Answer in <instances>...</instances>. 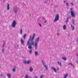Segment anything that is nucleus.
<instances>
[{
    "label": "nucleus",
    "mask_w": 78,
    "mask_h": 78,
    "mask_svg": "<svg viewBox=\"0 0 78 78\" xmlns=\"http://www.w3.org/2000/svg\"><path fill=\"white\" fill-rule=\"evenodd\" d=\"M46 2L45 1V2H44V3H46Z\"/></svg>",
    "instance_id": "44"
},
{
    "label": "nucleus",
    "mask_w": 78,
    "mask_h": 78,
    "mask_svg": "<svg viewBox=\"0 0 78 78\" xmlns=\"http://www.w3.org/2000/svg\"><path fill=\"white\" fill-rule=\"evenodd\" d=\"M68 65H71V66H73V67H74V65H73V64H72V62L69 63H68Z\"/></svg>",
    "instance_id": "17"
},
{
    "label": "nucleus",
    "mask_w": 78,
    "mask_h": 78,
    "mask_svg": "<svg viewBox=\"0 0 78 78\" xmlns=\"http://www.w3.org/2000/svg\"><path fill=\"white\" fill-rule=\"evenodd\" d=\"M31 14H30V16H31Z\"/></svg>",
    "instance_id": "46"
},
{
    "label": "nucleus",
    "mask_w": 78,
    "mask_h": 78,
    "mask_svg": "<svg viewBox=\"0 0 78 78\" xmlns=\"http://www.w3.org/2000/svg\"><path fill=\"white\" fill-rule=\"evenodd\" d=\"M66 5L67 6H69V4H68V3H66Z\"/></svg>",
    "instance_id": "34"
},
{
    "label": "nucleus",
    "mask_w": 78,
    "mask_h": 78,
    "mask_svg": "<svg viewBox=\"0 0 78 78\" xmlns=\"http://www.w3.org/2000/svg\"><path fill=\"white\" fill-rule=\"evenodd\" d=\"M39 25L40 27H42V25H41V23H39Z\"/></svg>",
    "instance_id": "31"
},
{
    "label": "nucleus",
    "mask_w": 78,
    "mask_h": 78,
    "mask_svg": "<svg viewBox=\"0 0 78 78\" xmlns=\"http://www.w3.org/2000/svg\"><path fill=\"white\" fill-rule=\"evenodd\" d=\"M71 15L72 17H74L75 16V12H73V11H71Z\"/></svg>",
    "instance_id": "7"
},
{
    "label": "nucleus",
    "mask_w": 78,
    "mask_h": 78,
    "mask_svg": "<svg viewBox=\"0 0 78 78\" xmlns=\"http://www.w3.org/2000/svg\"><path fill=\"white\" fill-rule=\"evenodd\" d=\"M0 76L1 77L3 76V73H2L0 75Z\"/></svg>",
    "instance_id": "35"
},
{
    "label": "nucleus",
    "mask_w": 78,
    "mask_h": 78,
    "mask_svg": "<svg viewBox=\"0 0 78 78\" xmlns=\"http://www.w3.org/2000/svg\"><path fill=\"white\" fill-rule=\"evenodd\" d=\"M64 3H66V1H64Z\"/></svg>",
    "instance_id": "42"
},
{
    "label": "nucleus",
    "mask_w": 78,
    "mask_h": 78,
    "mask_svg": "<svg viewBox=\"0 0 78 78\" xmlns=\"http://www.w3.org/2000/svg\"><path fill=\"white\" fill-rule=\"evenodd\" d=\"M44 77V75H42L40 76V78H43Z\"/></svg>",
    "instance_id": "22"
},
{
    "label": "nucleus",
    "mask_w": 78,
    "mask_h": 78,
    "mask_svg": "<svg viewBox=\"0 0 78 78\" xmlns=\"http://www.w3.org/2000/svg\"><path fill=\"white\" fill-rule=\"evenodd\" d=\"M16 66H13V68L12 69V71L13 72H16Z\"/></svg>",
    "instance_id": "10"
},
{
    "label": "nucleus",
    "mask_w": 78,
    "mask_h": 78,
    "mask_svg": "<svg viewBox=\"0 0 78 78\" xmlns=\"http://www.w3.org/2000/svg\"><path fill=\"white\" fill-rule=\"evenodd\" d=\"M22 58H25V57H24L23 56H22Z\"/></svg>",
    "instance_id": "41"
},
{
    "label": "nucleus",
    "mask_w": 78,
    "mask_h": 78,
    "mask_svg": "<svg viewBox=\"0 0 78 78\" xmlns=\"http://www.w3.org/2000/svg\"><path fill=\"white\" fill-rule=\"evenodd\" d=\"M5 0H4V3H5Z\"/></svg>",
    "instance_id": "43"
},
{
    "label": "nucleus",
    "mask_w": 78,
    "mask_h": 78,
    "mask_svg": "<svg viewBox=\"0 0 78 78\" xmlns=\"http://www.w3.org/2000/svg\"><path fill=\"white\" fill-rule=\"evenodd\" d=\"M44 23H47V21H46V20H45V21H44Z\"/></svg>",
    "instance_id": "37"
},
{
    "label": "nucleus",
    "mask_w": 78,
    "mask_h": 78,
    "mask_svg": "<svg viewBox=\"0 0 78 78\" xmlns=\"http://www.w3.org/2000/svg\"><path fill=\"white\" fill-rule=\"evenodd\" d=\"M73 25H75V23L74 22V21H73Z\"/></svg>",
    "instance_id": "33"
},
{
    "label": "nucleus",
    "mask_w": 78,
    "mask_h": 78,
    "mask_svg": "<svg viewBox=\"0 0 78 78\" xmlns=\"http://www.w3.org/2000/svg\"><path fill=\"white\" fill-rule=\"evenodd\" d=\"M31 62V61H26V60H24V63L25 64H30Z\"/></svg>",
    "instance_id": "8"
},
{
    "label": "nucleus",
    "mask_w": 78,
    "mask_h": 78,
    "mask_svg": "<svg viewBox=\"0 0 78 78\" xmlns=\"http://www.w3.org/2000/svg\"><path fill=\"white\" fill-rule=\"evenodd\" d=\"M36 40L37 41H39V37L37 38Z\"/></svg>",
    "instance_id": "28"
},
{
    "label": "nucleus",
    "mask_w": 78,
    "mask_h": 78,
    "mask_svg": "<svg viewBox=\"0 0 78 78\" xmlns=\"http://www.w3.org/2000/svg\"><path fill=\"white\" fill-rule=\"evenodd\" d=\"M29 78V77L28 76V75H26V76H25V78Z\"/></svg>",
    "instance_id": "29"
},
{
    "label": "nucleus",
    "mask_w": 78,
    "mask_h": 78,
    "mask_svg": "<svg viewBox=\"0 0 78 78\" xmlns=\"http://www.w3.org/2000/svg\"><path fill=\"white\" fill-rule=\"evenodd\" d=\"M7 10H9V4L8 3H7Z\"/></svg>",
    "instance_id": "16"
},
{
    "label": "nucleus",
    "mask_w": 78,
    "mask_h": 78,
    "mask_svg": "<svg viewBox=\"0 0 78 78\" xmlns=\"http://www.w3.org/2000/svg\"><path fill=\"white\" fill-rule=\"evenodd\" d=\"M67 75H68V74H66L65 75L64 78H66L67 76Z\"/></svg>",
    "instance_id": "24"
},
{
    "label": "nucleus",
    "mask_w": 78,
    "mask_h": 78,
    "mask_svg": "<svg viewBox=\"0 0 78 78\" xmlns=\"http://www.w3.org/2000/svg\"><path fill=\"white\" fill-rule=\"evenodd\" d=\"M29 70L30 72H33V68L32 67H30L29 69Z\"/></svg>",
    "instance_id": "12"
},
{
    "label": "nucleus",
    "mask_w": 78,
    "mask_h": 78,
    "mask_svg": "<svg viewBox=\"0 0 78 78\" xmlns=\"http://www.w3.org/2000/svg\"><path fill=\"white\" fill-rule=\"evenodd\" d=\"M63 28L64 30H66V26L65 25H63Z\"/></svg>",
    "instance_id": "23"
},
{
    "label": "nucleus",
    "mask_w": 78,
    "mask_h": 78,
    "mask_svg": "<svg viewBox=\"0 0 78 78\" xmlns=\"http://www.w3.org/2000/svg\"><path fill=\"white\" fill-rule=\"evenodd\" d=\"M71 6H74V5L73 4L72 2H71Z\"/></svg>",
    "instance_id": "30"
},
{
    "label": "nucleus",
    "mask_w": 78,
    "mask_h": 78,
    "mask_svg": "<svg viewBox=\"0 0 78 78\" xmlns=\"http://www.w3.org/2000/svg\"><path fill=\"white\" fill-rule=\"evenodd\" d=\"M51 69L53 70L55 72V73H56L57 72V71L56 70V68L55 67H51Z\"/></svg>",
    "instance_id": "9"
},
{
    "label": "nucleus",
    "mask_w": 78,
    "mask_h": 78,
    "mask_svg": "<svg viewBox=\"0 0 78 78\" xmlns=\"http://www.w3.org/2000/svg\"><path fill=\"white\" fill-rule=\"evenodd\" d=\"M35 56H37L38 55V52L36 51L35 52Z\"/></svg>",
    "instance_id": "18"
},
{
    "label": "nucleus",
    "mask_w": 78,
    "mask_h": 78,
    "mask_svg": "<svg viewBox=\"0 0 78 78\" xmlns=\"http://www.w3.org/2000/svg\"><path fill=\"white\" fill-rule=\"evenodd\" d=\"M44 20H46V19H45V18L44 17H43L42 18Z\"/></svg>",
    "instance_id": "32"
},
{
    "label": "nucleus",
    "mask_w": 78,
    "mask_h": 78,
    "mask_svg": "<svg viewBox=\"0 0 78 78\" xmlns=\"http://www.w3.org/2000/svg\"><path fill=\"white\" fill-rule=\"evenodd\" d=\"M42 62L44 67H45V68L46 70H48V68L45 65V64H44V61H43V60H42Z\"/></svg>",
    "instance_id": "5"
},
{
    "label": "nucleus",
    "mask_w": 78,
    "mask_h": 78,
    "mask_svg": "<svg viewBox=\"0 0 78 78\" xmlns=\"http://www.w3.org/2000/svg\"><path fill=\"white\" fill-rule=\"evenodd\" d=\"M13 10L15 14H16L18 12V9L17 7V6H15L13 7Z\"/></svg>",
    "instance_id": "3"
},
{
    "label": "nucleus",
    "mask_w": 78,
    "mask_h": 78,
    "mask_svg": "<svg viewBox=\"0 0 78 78\" xmlns=\"http://www.w3.org/2000/svg\"><path fill=\"white\" fill-rule=\"evenodd\" d=\"M69 36H70L69 35H68Z\"/></svg>",
    "instance_id": "47"
},
{
    "label": "nucleus",
    "mask_w": 78,
    "mask_h": 78,
    "mask_svg": "<svg viewBox=\"0 0 78 78\" xmlns=\"http://www.w3.org/2000/svg\"><path fill=\"white\" fill-rule=\"evenodd\" d=\"M34 78H37V76H36Z\"/></svg>",
    "instance_id": "40"
},
{
    "label": "nucleus",
    "mask_w": 78,
    "mask_h": 78,
    "mask_svg": "<svg viewBox=\"0 0 78 78\" xmlns=\"http://www.w3.org/2000/svg\"><path fill=\"white\" fill-rule=\"evenodd\" d=\"M16 24H17V23L16 22V21L15 20H14L12 24V27H13V28H15V27H16Z\"/></svg>",
    "instance_id": "2"
},
{
    "label": "nucleus",
    "mask_w": 78,
    "mask_h": 78,
    "mask_svg": "<svg viewBox=\"0 0 78 78\" xmlns=\"http://www.w3.org/2000/svg\"><path fill=\"white\" fill-rule=\"evenodd\" d=\"M34 37H35V34L34 33L32 37L31 38V36L30 37L29 40L28 41L27 45H28V48L30 49L29 50V53L31 54L32 53V48H33V47H32V45H34V42L33 41Z\"/></svg>",
    "instance_id": "1"
},
{
    "label": "nucleus",
    "mask_w": 78,
    "mask_h": 78,
    "mask_svg": "<svg viewBox=\"0 0 78 78\" xmlns=\"http://www.w3.org/2000/svg\"><path fill=\"white\" fill-rule=\"evenodd\" d=\"M26 36H27V34H24L23 35V39H25V37H26Z\"/></svg>",
    "instance_id": "20"
},
{
    "label": "nucleus",
    "mask_w": 78,
    "mask_h": 78,
    "mask_svg": "<svg viewBox=\"0 0 78 78\" xmlns=\"http://www.w3.org/2000/svg\"><path fill=\"white\" fill-rule=\"evenodd\" d=\"M3 44L2 45V47H5V44H6V42H5V41H3Z\"/></svg>",
    "instance_id": "13"
},
{
    "label": "nucleus",
    "mask_w": 78,
    "mask_h": 78,
    "mask_svg": "<svg viewBox=\"0 0 78 78\" xmlns=\"http://www.w3.org/2000/svg\"><path fill=\"white\" fill-rule=\"evenodd\" d=\"M50 0H49V1H50Z\"/></svg>",
    "instance_id": "48"
},
{
    "label": "nucleus",
    "mask_w": 78,
    "mask_h": 78,
    "mask_svg": "<svg viewBox=\"0 0 78 78\" xmlns=\"http://www.w3.org/2000/svg\"><path fill=\"white\" fill-rule=\"evenodd\" d=\"M62 59H63L64 61H66L67 60V58L64 57H62Z\"/></svg>",
    "instance_id": "19"
},
{
    "label": "nucleus",
    "mask_w": 78,
    "mask_h": 78,
    "mask_svg": "<svg viewBox=\"0 0 78 78\" xmlns=\"http://www.w3.org/2000/svg\"><path fill=\"white\" fill-rule=\"evenodd\" d=\"M2 53H4V52H5V49L3 48L2 50Z\"/></svg>",
    "instance_id": "21"
},
{
    "label": "nucleus",
    "mask_w": 78,
    "mask_h": 78,
    "mask_svg": "<svg viewBox=\"0 0 78 78\" xmlns=\"http://www.w3.org/2000/svg\"><path fill=\"white\" fill-rule=\"evenodd\" d=\"M57 70H58V71H59V68H58L57 69Z\"/></svg>",
    "instance_id": "38"
},
{
    "label": "nucleus",
    "mask_w": 78,
    "mask_h": 78,
    "mask_svg": "<svg viewBox=\"0 0 78 78\" xmlns=\"http://www.w3.org/2000/svg\"><path fill=\"white\" fill-rule=\"evenodd\" d=\"M71 26L72 29V31H73L75 29V27H74V26H73L72 24L71 25Z\"/></svg>",
    "instance_id": "15"
},
{
    "label": "nucleus",
    "mask_w": 78,
    "mask_h": 78,
    "mask_svg": "<svg viewBox=\"0 0 78 78\" xmlns=\"http://www.w3.org/2000/svg\"><path fill=\"white\" fill-rule=\"evenodd\" d=\"M57 63L58 64H59V65L60 66H61V63H60L59 62H58Z\"/></svg>",
    "instance_id": "26"
},
{
    "label": "nucleus",
    "mask_w": 78,
    "mask_h": 78,
    "mask_svg": "<svg viewBox=\"0 0 78 78\" xmlns=\"http://www.w3.org/2000/svg\"><path fill=\"white\" fill-rule=\"evenodd\" d=\"M69 21V18H67V20L66 21V23H68V21Z\"/></svg>",
    "instance_id": "27"
},
{
    "label": "nucleus",
    "mask_w": 78,
    "mask_h": 78,
    "mask_svg": "<svg viewBox=\"0 0 78 78\" xmlns=\"http://www.w3.org/2000/svg\"><path fill=\"white\" fill-rule=\"evenodd\" d=\"M38 41L35 40V44L34 46L35 47V49L37 50V42H38Z\"/></svg>",
    "instance_id": "6"
},
{
    "label": "nucleus",
    "mask_w": 78,
    "mask_h": 78,
    "mask_svg": "<svg viewBox=\"0 0 78 78\" xmlns=\"http://www.w3.org/2000/svg\"><path fill=\"white\" fill-rule=\"evenodd\" d=\"M22 32H23V30H22V29H21L20 30V34H22Z\"/></svg>",
    "instance_id": "25"
},
{
    "label": "nucleus",
    "mask_w": 78,
    "mask_h": 78,
    "mask_svg": "<svg viewBox=\"0 0 78 78\" xmlns=\"http://www.w3.org/2000/svg\"><path fill=\"white\" fill-rule=\"evenodd\" d=\"M57 34V35H58V36H59V34Z\"/></svg>",
    "instance_id": "39"
},
{
    "label": "nucleus",
    "mask_w": 78,
    "mask_h": 78,
    "mask_svg": "<svg viewBox=\"0 0 78 78\" xmlns=\"http://www.w3.org/2000/svg\"><path fill=\"white\" fill-rule=\"evenodd\" d=\"M72 9H73L71 8V9H70L71 11H72Z\"/></svg>",
    "instance_id": "36"
},
{
    "label": "nucleus",
    "mask_w": 78,
    "mask_h": 78,
    "mask_svg": "<svg viewBox=\"0 0 78 78\" xmlns=\"http://www.w3.org/2000/svg\"><path fill=\"white\" fill-rule=\"evenodd\" d=\"M7 76L8 78H11V75L10 74L8 73L7 74Z\"/></svg>",
    "instance_id": "14"
},
{
    "label": "nucleus",
    "mask_w": 78,
    "mask_h": 78,
    "mask_svg": "<svg viewBox=\"0 0 78 78\" xmlns=\"http://www.w3.org/2000/svg\"><path fill=\"white\" fill-rule=\"evenodd\" d=\"M59 15L57 14L56 16H55V19L54 20V22H56V21H58L59 20Z\"/></svg>",
    "instance_id": "4"
},
{
    "label": "nucleus",
    "mask_w": 78,
    "mask_h": 78,
    "mask_svg": "<svg viewBox=\"0 0 78 78\" xmlns=\"http://www.w3.org/2000/svg\"><path fill=\"white\" fill-rule=\"evenodd\" d=\"M20 41L21 44H22V45H24L25 41H23L22 39H21Z\"/></svg>",
    "instance_id": "11"
},
{
    "label": "nucleus",
    "mask_w": 78,
    "mask_h": 78,
    "mask_svg": "<svg viewBox=\"0 0 78 78\" xmlns=\"http://www.w3.org/2000/svg\"><path fill=\"white\" fill-rule=\"evenodd\" d=\"M69 76V77H71V76L70 75V76Z\"/></svg>",
    "instance_id": "45"
}]
</instances>
